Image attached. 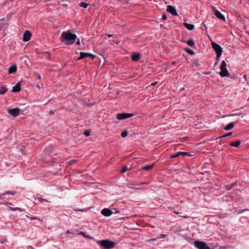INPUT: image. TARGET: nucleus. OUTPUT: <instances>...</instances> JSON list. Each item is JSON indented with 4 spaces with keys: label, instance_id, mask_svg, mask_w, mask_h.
Wrapping results in <instances>:
<instances>
[{
    "label": "nucleus",
    "instance_id": "nucleus-1",
    "mask_svg": "<svg viewBox=\"0 0 249 249\" xmlns=\"http://www.w3.org/2000/svg\"><path fill=\"white\" fill-rule=\"evenodd\" d=\"M76 38L77 36L72 34L71 30L63 32L60 36L61 41L67 45L73 44L75 42Z\"/></svg>",
    "mask_w": 249,
    "mask_h": 249
},
{
    "label": "nucleus",
    "instance_id": "nucleus-2",
    "mask_svg": "<svg viewBox=\"0 0 249 249\" xmlns=\"http://www.w3.org/2000/svg\"><path fill=\"white\" fill-rule=\"evenodd\" d=\"M97 243L106 249L113 248L116 244L114 242L111 241L109 239L97 241Z\"/></svg>",
    "mask_w": 249,
    "mask_h": 249
},
{
    "label": "nucleus",
    "instance_id": "nucleus-3",
    "mask_svg": "<svg viewBox=\"0 0 249 249\" xmlns=\"http://www.w3.org/2000/svg\"><path fill=\"white\" fill-rule=\"evenodd\" d=\"M211 45L212 48L216 53V58L218 59L221 56L222 53V49L221 47L219 45L214 42H212L211 43Z\"/></svg>",
    "mask_w": 249,
    "mask_h": 249
},
{
    "label": "nucleus",
    "instance_id": "nucleus-4",
    "mask_svg": "<svg viewBox=\"0 0 249 249\" xmlns=\"http://www.w3.org/2000/svg\"><path fill=\"white\" fill-rule=\"evenodd\" d=\"M194 244L198 249H210V248L203 241H195L194 242Z\"/></svg>",
    "mask_w": 249,
    "mask_h": 249
},
{
    "label": "nucleus",
    "instance_id": "nucleus-5",
    "mask_svg": "<svg viewBox=\"0 0 249 249\" xmlns=\"http://www.w3.org/2000/svg\"><path fill=\"white\" fill-rule=\"evenodd\" d=\"M134 116L132 113H120L116 115V118L119 120H124L128 118H130Z\"/></svg>",
    "mask_w": 249,
    "mask_h": 249
},
{
    "label": "nucleus",
    "instance_id": "nucleus-6",
    "mask_svg": "<svg viewBox=\"0 0 249 249\" xmlns=\"http://www.w3.org/2000/svg\"><path fill=\"white\" fill-rule=\"evenodd\" d=\"M8 113L13 117H17L20 114V109L19 108H14L8 110Z\"/></svg>",
    "mask_w": 249,
    "mask_h": 249
},
{
    "label": "nucleus",
    "instance_id": "nucleus-7",
    "mask_svg": "<svg viewBox=\"0 0 249 249\" xmlns=\"http://www.w3.org/2000/svg\"><path fill=\"white\" fill-rule=\"evenodd\" d=\"M86 57H91L92 59H94L96 55L89 53L80 52V56L78 58V60L82 59Z\"/></svg>",
    "mask_w": 249,
    "mask_h": 249
},
{
    "label": "nucleus",
    "instance_id": "nucleus-8",
    "mask_svg": "<svg viewBox=\"0 0 249 249\" xmlns=\"http://www.w3.org/2000/svg\"><path fill=\"white\" fill-rule=\"evenodd\" d=\"M31 34L29 31H25L23 35V40L25 42L28 41L31 39Z\"/></svg>",
    "mask_w": 249,
    "mask_h": 249
},
{
    "label": "nucleus",
    "instance_id": "nucleus-9",
    "mask_svg": "<svg viewBox=\"0 0 249 249\" xmlns=\"http://www.w3.org/2000/svg\"><path fill=\"white\" fill-rule=\"evenodd\" d=\"M167 11L170 13L173 16H177L178 14L176 8L172 5H168Z\"/></svg>",
    "mask_w": 249,
    "mask_h": 249
},
{
    "label": "nucleus",
    "instance_id": "nucleus-10",
    "mask_svg": "<svg viewBox=\"0 0 249 249\" xmlns=\"http://www.w3.org/2000/svg\"><path fill=\"white\" fill-rule=\"evenodd\" d=\"M101 213L105 216H109L113 213V212L109 209L105 208L102 210Z\"/></svg>",
    "mask_w": 249,
    "mask_h": 249
},
{
    "label": "nucleus",
    "instance_id": "nucleus-11",
    "mask_svg": "<svg viewBox=\"0 0 249 249\" xmlns=\"http://www.w3.org/2000/svg\"><path fill=\"white\" fill-rule=\"evenodd\" d=\"M220 70L221 71L219 72V74L222 77H229L230 76V74L226 68L224 69H221Z\"/></svg>",
    "mask_w": 249,
    "mask_h": 249
},
{
    "label": "nucleus",
    "instance_id": "nucleus-12",
    "mask_svg": "<svg viewBox=\"0 0 249 249\" xmlns=\"http://www.w3.org/2000/svg\"><path fill=\"white\" fill-rule=\"evenodd\" d=\"M189 153L185 152H178L175 154H172L170 156V158H175L178 157L180 155L182 156H188L189 155Z\"/></svg>",
    "mask_w": 249,
    "mask_h": 249
},
{
    "label": "nucleus",
    "instance_id": "nucleus-13",
    "mask_svg": "<svg viewBox=\"0 0 249 249\" xmlns=\"http://www.w3.org/2000/svg\"><path fill=\"white\" fill-rule=\"evenodd\" d=\"M237 123V121L235 123H230L228 124L226 126L224 127V129L226 131L230 130L232 129L234 126V124Z\"/></svg>",
    "mask_w": 249,
    "mask_h": 249
},
{
    "label": "nucleus",
    "instance_id": "nucleus-14",
    "mask_svg": "<svg viewBox=\"0 0 249 249\" xmlns=\"http://www.w3.org/2000/svg\"><path fill=\"white\" fill-rule=\"evenodd\" d=\"M214 14H215V16L217 18H219L220 19H221L223 20H225V18L223 14H222L221 13V12H219L218 10H216L214 12Z\"/></svg>",
    "mask_w": 249,
    "mask_h": 249
},
{
    "label": "nucleus",
    "instance_id": "nucleus-15",
    "mask_svg": "<svg viewBox=\"0 0 249 249\" xmlns=\"http://www.w3.org/2000/svg\"><path fill=\"white\" fill-rule=\"evenodd\" d=\"M20 86L19 82L17 83L16 85L13 87L12 91L14 92H18L20 91Z\"/></svg>",
    "mask_w": 249,
    "mask_h": 249
},
{
    "label": "nucleus",
    "instance_id": "nucleus-16",
    "mask_svg": "<svg viewBox=\"0 0 249 249\" xmlns=\"http://www.w3.org/2000/svg\"><path fill=\"white\" fill-rule=\"evenodd\" d=\"M184 26L189 30L191 31L193 30L195 28V26L194 24H189L186 22L183 23Z\"/></svg>",
    "mask_w": 249,
    "mask_h": 249
},
{
    "label": "nucleus",
    "instance_id": "nucleus-17",
    "mask_svg": "<svg viewBox=\"0 0 249 249\" xmlns=\"http://www.w3.org/2000/svg\"><path fill=\"white\" fill-rule=\"evenodd\" d=\"M140 53H135L132 55V60L134 61H137L140 58Z\"/></svg>",
    "mask_w": 249,
    "mask_h": 249
},
{
    "label": "nucleus",
    "instance_id": "nucleus-18",
    "mask_svg": "<svg viewBox=\"0 0 249 249\" xmlns=\"http://www.w3.org/2000/svg\"><path fill=\"white\" fill-rule=\"evenodd\" d=\"M17 69L16 66L15 65H12L9 67V70H8V72L10 74L14 73L17 71Z\"/></svg>",
    "mask_w": 249,
    "mask_h": 249
},
{
    "label": "nucleus",
    "instance_id": "nucleus-19",
    "mask_svg": "<svg viewBox=\"0 0 249 249\" xmlns=\"http://www.w3.org/2000/svg\"><path fill=\"white\" fill-rule=\"evenodd\" d=\"M241 144V141L240 140H237L235 142H231L230 143V145L231 146L235 147H238Z\"/></svg>",
    "mask_w": 249,
    "mask_h": 249
},
{
    "label": "nucleus",
    "instance_id": "nucleus-20",
    "mask_svg": "<svg viewBox=\"0 0 249 249\" xmlns=\"http://www.w3.org/2000/svg\"><path fill=\"white\" fill-rule=\"evenodd\" d=\"M235 185H236V183H232L231 184L225 186V188L227 190H229L233 188Z\"/></svg>",
    "mask_w": 249,
    "mask_h": 249
},
{
    "label": "nucleus",
    "instance_id": "nucleus-21",
    "mask_svg": "<svg viewBox=\"0 0 249 249\" xmlns=\"http://www.w3.org/2000/svg\"><path fill=\"white\" fill-rule=\"evenodd\" d=\"M184 50L187 53L189 54L190 55H192L195 54L194 51H193L192 50H191L190 48H186L184 49Z\"/></svg>",
    "mask_w": 249,
    "mask_h": 249
},
{
    "label": "nucleus",
    "instance_id": "nucleus-22",
    "mask_svg": "<svg viewBox=\"0 0 249 249\" xmlns=\"http://www.w3.org/2000/svg\"><path fill=\"white\" fill-rule=\"evenodd\" d=\"M187 44L190 47H194L195 45V42L193 39H190L187 41Z\"/></svg>",
    "mask_w": 249,
    "mask_h": 249
},
{
    "label": "nucleus",
    "instance_id": "nucleus-23",
    "mask_svg": "<svg viewBox=\"0 0 249 249\" xmlns=\"http://www.w3.org/2000/svg\"><path fill=\"white\" fill-rule=\"evenodd\" d=\"M8 90L6 87L2 86L0 89V94H4Z\"/></svg>",
    "mask_w": 249,
    "mask_h": 249
},
{
    "label": "nucleus",
    "instance_id": "nucleus-24",
    "mask_svg": "<svg viewBox=\"0 0 249 249\" xmlns=\"http://www.w3.org/2000/svg\"><path fill=\"white\" fill-rule=\"evenodd\" d=\"M232 135V132H228L227 133H226V134H224V135H223L221 136H219L217 138H216V140L217 139H221V138H225V137H229V136H230Z\"/></svg>",
    "mask_w": 249,
    "mask_h": 249
},
{
    "label": "nucleus",
    "instance_id": "nucleus-25",
    "mask_svg": "<svg viewBox=\"0 0 249 249\" xmlns=\"http://www.w3.org/2000/svg\"><path fill=\"white\" fill-rule=\"evenodd\" d=\"M16 194V191H6L5 192H4L3 193H2V195H12V196H14L15 195V194Z\"/></svg>",
    "mask_w": 249,
    "mask_h": 249
},
{
    "label": "nucleus",
    "instance_id": "nucleus-26",
    "mask_svg": "<svg viewBox=\"0 0 249 249\" xmlns=\"http://www.w3.org/2000/svg\"><path fill=\"white\" fill-rule=\"evenodd\" d=\"M154 167V164H151L147 166H144L142 169L146 170H151Z\"/></svg>",
    "mask_w": 249,
    "mask_h": 249
},
{
    "label": "nucleus",
    "instance_id": "nucleus-27",
    "mask_svg": "<svg viewBox=\"0 0 249 249\" xmlns=\"http://www.w3.org/2000/svg\"><path fill=\"white\" fill-rule=\"evenodd\" d=\"M34 77L36 79H41V75L37 72H35L34 73Z\"/></svg>",
    "mask_w": 249,
    "mask_h": 249
},
{
    "label": "nucleus",
    "instance_id": "nucleus-28",
    "mask_svg": "<svg viewBox=\"0 0 249 249\" xmlns=\"http://www.w3.org/2000/svg\"><path fill=\"white\" fill-rule=\"evenodd\" d=\"M89 4L84 2H82L79 4V6L80 7H83L84 8H87Z\"/></svg>",
    "mask_w": 249,
    "mask_h": 249
},
{
    "label": "nucleus",
    "instance_id": "nucleus-29",
    "mask_svg": "<svg viewBox=\"0 0 249 249\" xmlns=\"http://www.w3.org/2000/svg\"><path fill=\"white\" fill-rule=\"evenodd\" d=\"M9 209L11 211H19L20 212H22V209H20V208H18V207L13 208V207H9Z\"/></svg>",
    "mask_w": 249,
    "mask_h": 249
},
{
    "label": "nucleus",
    "instance_id": "nucleus-30",
    "mask_svg": "<svg viewBox=\"0 0 249 249\" xmlns=\"http://www.w3.org/2000/svg\"><path fill=\"white\" fill-rule=\"evenodd\" d=\"M226 66H227L226 62H225V61L223 60L220 65V69L226 68Z\"/></svg>",
    "mask_w": 249,
    "mask_h": 249
},
{
    "label": "nucleus",
    "instance_id": "nucleus-31",
    "mask_svg": "<svg viewBox=\"0 0 249 249\" xmlns=\"http://www.w3.org/2000/svg\"><path fill=\"white\" fill-rule=\"evenodd\" d=\"M128 134V131L127 130H124V131H123L122 133H121V136L123 137V138H124L125 137L127 136Z\"/></svg>",
    "mask_w": 249,
    "mask_h": 249
},
{
    "label": "nucleus",
    "instance_id": "nucleus-32",
    "mask_svg": "<svg viewBox=\"0 0 249 249\" xmlns=\"http://www.w3.org/2000/svg\"><path fill=\"white\" fill-rule=\"evenodd\" d=\"M37 200H38V201L40 203H42L44 201L49 202L47 200H46L44 198H41V197L38 198Z\"/></svg>",
    "mask_w": 249,
    "mask_h": 249
},
{
    "label": "nucleus",
    "instance_id": "nucleus-33",
    "mask_svg": "<svg viewBox=\"0 0 249 249\" xmlns=\"http://www.w3.org/2000/svg\"><path fill=\"white\" fill-rule=\"evenodd\" d=\"M76 161L77 160H74V159L71 160L69 161V165H72V164H74L76 162Z\"/></svg>",
    "mask_w": 249,
    "mask_h": 249
},
{
    "label": "nucleus",
    "instance_id": "nucleus-34",
    "mask_svg": "<svg viewBox=\"0 0 249 249\" xmlns=\"http://www.w3.org/2000/svg\"><path fill=\"white\" fill-rule=\"evenodd\" d=\"M193 64L196 67L198 66V65H199V61L197 59L194 60L193 61Z\"/></svg>",
    "mask_w": 249,
    "mask_h": 249
},
{
    "label": "nucleus",
    "instance_id": "nucleus-35",
    "mask_svg": "<svg viewBox=\"0 0 249 249\" xmlns=\"http://www.w3.org/2000/svg\"><path fill=\"white\" fill-rule=\"evenodd\" d=\"M79 234L82 235L83 236H84V237H86L87 238H90V237L89 236L86 235L85 234V233L84 232H83V231L80 232Z\"/></svg>",
    "mask_w": 249,
    "mask_h": 249
},
{
    "label": "nucleus",
    "instance_id": "nucleus-36",
    "mask_svg": "<svg viewBox=\"0 0 249 249\" xmlns=\"http://www.w3.org/2000/svg\"><path fill=\"white\" fill-rule=\"evenodd\" d=\"M127 167L126 166L124 167L121 170V173H124L127 171Z\"/></svg>",
    "mask_w": 249,
    "mask_h": 249
},
{
    "label": "nucleus",
    "instance_id": "nucleus-37",
    "mask_svg": "<svg viewBox=\"0 0 249 249\" xmlns=\"http://www.w3.org/2000/svg\"><path fill=\"white\" fill-rule=\"evenodd\" d=\"M240 114H241V113H233V114H231L228 115H227L226 116L231 117V116H234L240 115Z\"/></svg>",
    "mask_w": 249,
    "mask_h": 249
},
{
    "label": "nucleus",
    "instance_id": "nucleus-38",
    "mask_svg": "<svg viewBox=\"0 0 249 249\" xmlns=\"http://www.w3.org/2000/svg\"><path fill=\"white\" fill-rule=\"evenodd\" d=\"M90 130H88V131H85L84 132V134L85 135V136H89L90 135Z\"/></svg>",
    "mask_w": 249,
    "mask_h": 249
},
{
    "label": "nucleus",
    "instance_id": "nucleus-39",
    "mask_svg": "<svg viewBox=\"0 0 249 249\" xmlns=\"http://www.w3.org/2000/svg\"><path fill=\"white\" fill-rule=\"evenodd\" d=\"M167 18V17L165 14H163L162 16V19L163 20H166Z\"/></svg>",
    "mask_w": 249,
    "mask_h": 249
},
{
    "label": "nucleus",
    "instance_id": "nucleus-40",
    "mask_svg": "<svg viewBox=\"0 0 249 249\" xmlns=\"http://www.w3.org/2000/svg\"><path fill=\"white\" fill-rule=\"evenodd\" d=\"M166 236L167 235L165 234H161L160 235V237L161 238H165Z\"/></svg>",
    "mask_w": 249,
    "mask_h": 249
},
{
    "label": "nucleus",
    "instance_id": "nucleus-41",
    "mask_svg": "<svg viewBox=\"0 0 249 249\" xmlns=\"http://www.w3.org/2000/svg\"><path fill=\"white\" fill-rule=\"evenodd\" d=\"M29 218L31 220L38 219V218L36 217H29Z\"/></svg>",
    "mask_w": 249,
    "mask_h": 249
},
{
    "label": "nucleus",
    "instance_id": "nucleus-42",
    "mask_svg": "<svg viewBox=\"0 0 249 249\" xmlns=\"http://www.w3.org/2000/svg\"><path fill=\"white\" fill-rule=\"evenodd\" d=\"M55 112V110H51L50 111V114H53Z\"/></svg>",
    "mask_w": 249,
    "mask_h": 249
},
{
    "label": "nucleus",
    "instance_id": "nucleus-43",
    "mask_svg": "<svg viewBox=\"0 0 249 249\" xmlns=\"http://www.w3.org/2000/svg\"><path fill=\"white\" fill-rule=\"evenodd\" d=\"M76 44L78 45H79L80 44V42L79 39H78L77 41L76 42Z\"/></svg>",
    "mask_w": 249,
    "mask_h": 249
},
{
    "label": "nucleus",
    "instance_id": "nucleus-44",
    "mask_svg": "<svg viewBox=\"0 0 249 249\" xmlns=\"http://www.w3.org/2000/svg\"><path fill=\"white\" fill-rule=\"evenodd\" d=\"M107 36L108 37H111L113 36V35H111V34H107Z\"/></svg>",
    "mask_w": 249,
    "mask_h": 249
},
{
    "label": "nucleus",
    "instance_id": "nucleus-45",
    "mask_svg": "<svg viewBox=\"0 0 249 249\" xmlns=\"http://www.w3.org/2000/svg\"><path fill=\"white\" fill-rule=\"evenodd\" d=\"M157 83V82H155V83H152V84H151V85H152V86H155V85H156V84Z\"/></svg>",
    "mask_w": 249,
    "mask_h": 249
},
{
    "label": "nucleus",
    "instance_id": "nucleus-46",
    "mask_svg": "<svg viewBox=\"0 0 249 249\" xmlns=\"http://www.w3.org/2000/svg\"><path fill=\"white\" fill-rule=\"evenodd\" d=\"M247 77V76L246 75H244V76H243V78H244L245 79H246Z\"/></svg>",
    "mask_w": 249,
    "mask_h": 249
},
{
    "label": "nucleus",
    "instance_id": "nucleus-47",
    "mask_svg": "<svg viewBox=\"0 0 249 249\" xmlns=\"http://www.w3.org/2000/svg\"><path fill=\"white\" fill-rule=\"evenodd\" d=\"M176 64V62L174 61L172 62V65H175Z\"/></svg>",
    "mask_w": 249,
    "mask_h": 249
},
{
    "label": "nucleus",
    "instance_id": "nucleus-48",
    "mask_svg": "<svg viewBox=\"0 0 249 249\" xmlns=\"http://www.w3.org/2000/svg\"><path fill=\"white\" fill-rule=\"evenodd\" d=\"M66 233H71L69 230H68L66 232Z\"/></svg>",
    "mask_w": 249,
    "mask_h": 249
},
{
    "label": "nucleus",
    "instance_id": "nucleus-49",
    "mask_svg": "<svg viewBox=\"0 0 249 249\" xmlns=\"http://www.w3.org/2000/svg\"><path fill=\"white\" fill-rule=\"evenodd\" d=\"M156 240V238H154V239H151V240L152 241H155Z\"/></svg>",
    "mask_w": 249,
    "mask_h": 249
},
{
    "label": "nucleus",
    "instance_id": "nucleus-50",
    "mask_svg": "<svg viewBox=\"0 0 249 249\" xmlns=\"http://www.w3.org/2000/svg\"><path fill=\"white\" fill-rule=\"evenodd\" d=\"M0 199L1 200L2 199V197L1 196V194H0Z\"/></svg>",
    "mask_w": 249,
    "mask_h": 249
},
{
    "label": "nucleus",
    "instance_id": "nucleus-51",
    "mask_svg": "<svg viewBox=\"0 0 249 249\" xmlns=\"http://www.w3.org/2000/svg\"><path fill=\"white\" fill-rule=\"evenodd\" d=\"M6 202V204H8L12 205V204H11V203H8V202Z\"/></svg>",
    "mask_w": 249,
    "mask_h": 249
},
{
    "label": "nucleus",
    "instance_id": "nucleus-52",
    "mask_svg": "<svg viewBox=\"0 0 249 249\" xmlns=\"http://www.w3.org/2000/svg\"><path fill=\"white\" fill-rule=\"evenodd\" d=\"M175 213H176V214H178L179 213L178 212H175Z\"/></svg>",
    "mask_w": 249,
    "mask_h": 249
},
{
    "label": "nucleus",
    "instance_id": "nucleus-53",
    "mask_svg": "<svg viewBox=\"0 0 249 249\" xmlns=\"http://www.w3.org/2000/svg\"><path fill=\"white\" fill-rule=\"evenodd\" d=\"M37 88H39V89H40V88L39 85H37Z\"/></svg>",
    "mask_w": 249,
    "mask_h": 249
},
{
    "label": "nucleus",
    "instance_id": "nucleus-54",
    "mask_svg": "<svg viewBox=\"0 0 249 249\" xmlns=\"http://www.w3.org/2000/svg\"><path fill=\"white\" fill-rule=\"evenodd\" d=\"M246 210H248V209L243 210L242 211V212H244V211H246Z\"/></svg>",
    "mask_w": 249,
    "mask_h": 249
}]
</instances>
